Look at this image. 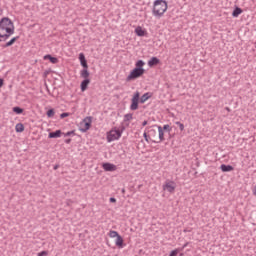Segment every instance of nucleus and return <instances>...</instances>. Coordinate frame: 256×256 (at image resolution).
I'll return each instance as SVG.
<instances>
[{
    "mask_svg": "<svg viewBox=\"0 0 256 256\" xmlns=\"http://www.w3.org/2000/svg\"><path fill=\"white\" fill-rule=\"evenodd\" d=\"M167 8V1L155 0L152 9V14L154 15V17H163V15H165V11H167Z\"/></svg>",
    "mask_w": 256,
    "mask_h": 256,
    "instance_id": "obj_2",
    "label": "nucleus"
},
{
    "mask_svg": "<svg viewBox=\"0 0 256 256\" xmlns=\"http://www.w3.org/2000/svg\"><path fill=\"white\" fill-rule=\"evenodd\" d=\"M220 169L223 173H229L233 171L235 168L232 165L222 164Z\"/></svg>",
    "mask_w": 256,
    "mask_h": 256,
    "instance_id": "obj_17",
    "label": "nucleus"
},
{
    "mask_svg": "<svg viewBox=\"0 0 256 256\" xmlns=\"http://www.w3.org/2000/svg\"><path fill=\"white\" fill-rule=\"evenodd\" d=\"M65 143H67V145H69V143H71V138L66 139Z\"/></svg>",
    "mask_w": 256,
    "mask_h": 256,
    "instance_id": "obj_38",
    "label": "nucleus"
},
{
    "mask_svg": "<svg viewBox=\"0 0 256 256\" xmlns=\"http://www.w3.org/2000/svg\"><path fill=\"white\" fill-rule=\"evenodd\" d=\"M123 131H125V126H122L121 129L114 128L110 131V135L108 136V141H117V139H121V135H123Z\"/></svg>",
    "mask_w": 256,
    "mask_h": 256,
    "instance_id": "obj_3",
    "label": "nucleus"
},
{
    "mask_svg": "<svg viewBox=\"0 0 256 256\" xmlns=\"http://www.w3.org/2000/svg\"><path fill=\"white\" fill-rule=\"evenodd\" d=\"M188 243L184 244L183 247L180 249V251H183V249H185V247H187Z\"/></svg>",
    "mask_w": 256,
    "mask_h": 256,
    "instance_id": "obj_40",
    "label": "nucleus"
},
{
    "mask_svg": "<svg viewBox=\"0 0 256 256\" xmlns=\"http://www.w3.org/2000/svg\"><path fill=\"white\" fill-rule=\"evenodd\" d=\"M227 109V111H230V109L229 108H226Z\"/></svg>",
    "mask_w": 256,
    "mask_h": 256,
    "instance_id": "obj_43",
    "label": "nucleus"
},
{
    "mask_svg": "<svg viewBox=\"0 0 256 256\" xmlns=\"http://www.w3.org/2000/svg\"><path fill=\"white\" fill-rule=\"evenodd\" d=\"M13 113H16V115H21V113H23V108L19 107V106H15L12 108Z\"/></svg>",
    "mask_w": 256,
    "mask_h": 256,
    "instance_id": "obj_24",
    "label": "nucleus"
},
{
    "mask_svg": "<svg viewBox=\"0 0 256 256\" xmlns=\"http://www.w3.org/2000/svg\"><path fill=\"white\" fill-rule=\"evenodd\" d=\"M80 64L83 67V69L80 72V76L81 77H89L90 73H89V64H87V59L86 60H82L80 62Z\"/></svg>",
    "mask_w": 256,
    "mask_h": 256,
    "instance_id": "obj_8",
    "label": "nucleus"
},
{
    "mask_svg": "<svg viewBox=\"0 0 256 256\" xmlns=\"http://www.w3.org/2000/svg\"><path fill=\"white\" fill-rule=\"evenodd\" d=\"M13 33H15V25L13 24V21L8 17L2 18L0 20V43L1 41H7Z\"/></svg>",
    "mask_w": 256,
    "mask_h": 256,
    "instance_id": "obj_1",
    "label": "nucleus"
},
{
    "mask_svg": "<svg viewBox=\"0 0 256 256\" xmlns=\"http://www.w3.org/2000/svg\"><path fill=\"white\" fill-rule=\"evenodd\" d=\"M162 131H166L168 134L171 133V126H169V124H165L163 127H162Z\"/></svg>",
    "mask_w": 256,
    "mask_h": 256,
    "instance_id": "obj_27",
    "label": "nucleus"
},
{
    "mask_svg": "<svg viewBox=\"0 0 256 256\" xmlns=\"http://www.w3.org/2000/svg\"><path fill=\"white\" fill-rule=\"evenodd\" d=\"M159 63H161V60H159V58H157V57H152V58L148 61V67H156V65H159Z\"/></svg>",
    "mask_w": 256,
    "mask_h": 256,
    "instance_id": "obj_16",
    "label": "nucleus"
},
{
    "mask_svg": "<svg viewBox=\"0 0 256 256\" xmlns=\"http://www.w3.org/2000/svg\"><path fill=\"white\" fill-rule=\"evenodd\" d=\"M102 167H103L104 171H110V172L117 171V166L115 164H111L109 162L103 163Z\"/></svg>",
    "mask_w": 256,
    "mask_h": 256,
    "instance_id": "obj_12",
    "label": "nucleus"
},
{
    "mask_svg": "<svg viewBox=\"0 0 256 256\" xmlns=\"http://www.w3.org/2000/svg\"><path fill=\"white\" fill-rule=\"evenodd\" d=\"M119 235V232L115 231V230H111L109 232V237H111L112 239H115V237L117 238Z\"/></svg>",
    "mask_w": 256,
    "mask_h": 256,
    "instance_id": "obj_26",
    "label": "nucleus"
},
{
    "mask_svg": "<svg viewBox=\"0 0 256 256\" xmlns=\"http://www.w3.org/2000/svg\"><path fill=\"white\" fill-rule=\"evenodd\" d=\"M131 119H133L132 113H128L124 115V121H131Z\"/></svg>",
    "mask_w": 256,
    "mask_h": 256,
    "instance_id": "obj_28",
    "label": "nucleus"
},
{
    "mask_svg": "<svg viewBox=\"0 0 256 256\" xmlns=\"http://www.w3.org/2000/svg\"><path fill=\"white\" fill-rule=\"evenodd\" d=\"M135 33L138 37H147V30L143 29L141 26L136 27Z\"/></svg>",
    "mask_w": 256,
    "mask_h": 256,
    "instance_id": "obj_13",
    "label": "nucleus"
},
{
    "mask_svg": "<svg viewBox=\"0 0 256 256\" xmlns=\"http://www.w3.org/2000/svg\"><path fill=\"white\" fill-rule=\"evenodd\" d=\"M65 117H69L68 112H63L62 114H60V119H65Z\"/></svg>",
    "mask_w": 256,
    "mask_h": 256,
    "instance_id": "obj_33",
    "label": "nucleus"
},
{
    "mask_svg": "<svg viewBox=\"0 0 256 256\" xmlns=\"http://www.w3.org/2000/svg\"><path fill=\"white\" fill-rule=\"evenodd\" d=\"M143 137L147 143H149V139L151 140V136H149V132H144Z\"/></svg>",
    "mask_w": 256,
    "mask_h": 256,
    "instance_id": "obj_29",
    "label": "nucleus"
},
{
    "mask_svg": "<svg viewBox=\"0 0 256 256\" xmlns=\"http://www.w3.org/2000/svg\"><path fill=\"white\" fill-rule=\"evenodd\" d=\"M243 13V9L239 8L238 6H235L233 12H232V17H238Z\"/></svg>",
    "mask_w": 256,
    "mask_h": 256,
    "instance_id": "obj_20",
    "label": "nucleus"
},
{
    "mask_svg": "<svg viewBox=\"0 0 256 256\" xmlns=\"http://www.w3.org/2000/svg\"><path fill=\"white\" fill-rule=\"evenodd\" d=\"M48 252L47 251H41L40 253H38L37 256H47Z\"/></svg>",
    "mask_w": 256,
    "mask_h": 256,
    "instance_id": "obj_35",
    "label": "nucleus"
},
{
    "mask_svg": "<svg viewBox=\"0 0 256 256\" xmlns=\"http://www.w3.org/2000/svg\"><path fill=\"white\" fill-rule=\"evenodd\" d=\"M115 245H116V247H118V249H123V247H125V243H124L123 237L121 235L117 236Z\"/></svg>",
    "mask_w": 256,
    "mask_h": 256,
    "instance_id": "obj_14",
    "label": "nucleus"
},
{
    "mask_svg": "<svg viewBox=\"0 0 256 256\" xmlns=\"http://www.w3.org/2000/svg\"><path fill=\"white\" fill-rule=\"evenodd\" d=\"M149 137L153 143H159V133L157 132V128L155 127H150L148 130Z\"/></svg>",
    "mask_w": 256,
    "mask_h": 256,
    "instance_id": "obj_7",
    "label": "nucleus"
},
{
    "mask_svg": "<svg viewBox=\"0 0 256 256\" xmlns=\"http://www.w3.org/2000/svg\"><path fill=\"white\" fill-rule=\"evenodd\" d=\"M110 203H117V199L114 198V197H111V198H110Z\"/></svg>",
    "mask_w": 256,
    "mask_h": 256,
    "instance_id": "obj_36",
    "label": "nucleus"
},
{
    "mask_svg": "<svg viewBox=\"0 0 256 256\" xmlns=\"http://www.w3.org/2000/svg\"><path fill=\"white\" fill-rule=\"evenodd\" d=\"M85 60H86L85 54L80 53V54H79V61L81 62V61H85Z\"/></svg>",
    "mask_w": 256,
    "mask_h": 256,
    "instance_id": "obj_34",
    "label": "nucleus"
},
{
    "mask_svg": "<svg viewBox=\"0 0 256 256\" xmlns=\"http://www.w3.org/2000/svg\"><path fill=\"white\" fill-rule=\"evenodd\" d=\"M3 85H4V80H3V78H0V89H1V87H3Z\"/></svg>",
    "mask_w": 256,
    "mask_h": 256,
    "instance_id": "obj_37",
    "label": "nucleus"
},
{
    "mask_svg": "<svg viewBox=\"0 0 256 256\" xmlns=\"http://www.w3.org/2000/svg\"><path fill=\"white\" fill-rule=\"evenodd\" d=\"M46 115L49 119L55 117V109L51 108L46 112Z\"/></svg>",
    "mask_w": 256,
    "mask_h": 256,
    "instance_id": "obj_25",
    "label": "nucleus"
},
{
    "mask_svg": "<svg viewBox=\"0 0 256 256\" xmlns=\"http://www.w3.org/2000/svg\"><path fill=\"white\" fill-rule=\"evenodd\" d=\"M143 75H145V70L134 68L127 76L126 81H135V79H139V77H143Z\"/></svg>",
    "mask_w": 256,
    "mask_h": 256,
    "instance_id": "obj_5",
    "label": "nucleus"
},
{
    "mask_svg": "<svg viewBox=\"0 0 256 256\" xmlns=\"http://www.w3.org/2000/svg\"><path fill=\"white\" fill-rule=\"evenodd\" d=\"M153 127H155V129H158L157 133H158V141H159V143H161V141H165V132L163 131V127L157 126V125H155Z\"/></svg>",
    "mask_w": 256,
    "mask_h": 256,
    "instance_id": "obj_10",
    "label": "nucleus"
},
{
    "mask_svg": "<svg viewBox=\"0 0 256 256\" xmlns=\"http://www.w3.org/2000/svg\"><path fill=\"white\" fill-rule=\"evenodd\" d=\"M179 255V249L172 250L169 254V256H177Z\"/></svg>",
    "mask_w": 256,
    "mask_h": 256,
    "instance_id": "obj_31",
    "label": "nucleus"
},
{
    "mask_svg": "<svg viewBox=\"0 0 256 256\" xmlns=\"http://www.w3.org/2000/svg\"><path fill=\"white\" fill-rule=\"evenodd\" d=\"M145 62L143 60H138L135 64V69H140V71H145Z\"/></svg>",
    "mask_w": 256,
    "mask_h": 256,
    "instance_id": "obj_19",
    "label": "nucleus"
},
{
    "mask_svg": "<svg viewBox=\"0 0 256 256\" xmlns=\"http://www.w3.org/2000/svg\"><path fill=\"white\" fill-rule=\"evenodd\" d=\"M175 188H176L175 182L173 181L166 182L163 185L164 191H168V193H175Z\"/></svg>",
    "mask_w": 256,
    "mask_h": 256,
    "instance_id": "obj_9",
    "label": "nucleus"
},
{
    "mask_svg": "<svg viewBox=\"0 0 256 256\" xmlns=\"http://www.w3.org/2000/svg\"><path fill=\"white\" fill-rule=\"evenodd\" d=\"M44 59L50 61V63H53L54 65H56V63H59V59L57 57H53L51 54L45 55Z\"/></svg>",
    "mask_w": 256,
    "mask_h": 256,
    "instance_id": "obj_18",
    "label": "nucleus"
},
{
    "mask_svg": "<svg viewBox=\"0 0 256 256\" xmlns=\"http://www.w3.org/2000/svg\"><path fill=\"white\" fill-rule=\"evenodd\" d=\"M84 79L80 84L81 91H87V88L89 87V83H91V79L89 77H82Z\"/></svg>",
    "mask_w": 256,
    "mask_h": 256,
    "instance_id": "obj_11",
    "label": "nucleus"
},
{
    "mask_svg": "<svg viewBox=\"0 0 256 256\" xmlns=\"http://www.w3.org/2000/svg\"><path fill=\"white\" fill-rule=\"evenodd\" d=\"M17 39H19V36L17 37H13L10 41H8L7 43H5L4 45H2V47L5 49L7 47H11V45H13L15 43V41H17Z\"/></svg>",
    "mask_w": 256,
    "mask_h": 256,
    "instance_id": "obj_21",
    "label": "nucleus"
},
{
    "mask_svg": "<svg viewBox=\"0 0 256 256\" xmlns=\"http://www.w3.org/2000/svg\"><path fill=\"white\" fill-rule=\"evenodd\" d=\"M91 123H93V117L87 116L80 123V131L82 133H87L91 129Z\"/></svg>",
    "mask_w": 256,
    "mask_h": 256,
    "instance_id": "obj_4",
    "label": "nucleus"
},
{
    "mask_svg": "<svg viewBox=\"0 0 256 256\" xmlns=\"http://www.w3.org/2000/svg\"><path fill=\"white\" fill-rule=\"evenodd\" d=\"M71 135H75V130L68 131L66 134H64V137H71Z\"/></svg>",
    "mask_w": 256,
    "mask_h": 256,
    "instance_id": "obj_32",
    "label": "nucleus"
},
{
    "mask_svg": "<svg viewBox=\"0 0 256 256\" xmlns=\"http://www.w3.org/2000/svg\"><path fill=\"white\" fill-rule=\"evenodd\" d=\"M176 125H178L180 131H185V125H183V123H181V122H176Z\"/></svg>",
    "mask_w": 256,
    "mask_h": 256,
    "instance_id": "obj_30",
    "label": "nucleus"
},
{
    "mask_svg": "<svg viewBox=\"0 0 256 256\" xmlns=\"http://www.w3.org/2000/svg\"><path fill=\"white\" fill-rule=\"evenodd\" d=\"M140 97H141V94L139 93V91H136L131 99V105H130L131 111H137V109H139Z\"/></svg>",
    "mask_w": 256,
    "mask_h": 256,
    "instance_id": "obj_6",
    "label": "nucleus"
},
{
    "mask_svg": "<svg viewBox=\"0 0 256 256\" xmlns=\"http://www.w3.org/2000/svg\"><path fill=\"white\" fill-rule=\"evenodd\" d=\"M16 133H23L25 131V126L23 125V123H18L16 124Z\"/></svg>",
    "mask_w": 256,
    "mask_h": 256,
    "instance_id": "obj_23",
    "label": "nucleus"
},
{
    "mask_svg": "<svg viewBox=\"0 0 256 256\" xmlns=\"http://www.w3.org/2000/svg\"><path fill=\"white\" fill-rule=\"evenodd\" d=\"M180 256H183V253H181Z\"/></svg>",
    "mask_w": 256,
    "mask_h": 256,
    "instance_id": "obj_44",
    "label": "nucleus"
},
{
    "mask_svg": "<svg viewBox=\"0 0 256 256\" xmlns=\"http://www.w3.org/2000/svg\"><path fill=\"white\" fill-rule=\"evenodd\" d=\"M0 207H1V203H0Z\"/></svg>",
    "mask_w": 256,
    "mask_h": 256,
    "instance_id": "obj_45",
    "label": "nucleus"
},
{
    "mask_svg": "<svg viewBox=\"0 0 256 256\" xmlns=\"http://www.w3.org/2000/svg\"><path fill=\"white\" fill-rule=\"evenodd\" d=\"M122 193L125 194V188L122 189Z\"/></svg>",
    "mask_w": 256,
    "mask_h": 256,
    "instance_id": "obj_42",
    "label": "nucleus"
},
{
    "mask_svg": "<svg viewBox=\"0 0 256 256\" xmlns=\"http://www.w3.org/2000/svg\"><path fill=\"white\" fill-rule=\"evenodd\" d=\"M148 99H151V94L149 92L140 97V103H145V101H148Z\"/></svg>",
    "mask_w": 256,
    "mask_h": 256,
    "instance_id": "obj_22",
    "label": "nucleus"
},
{
    "mask_svg": "<svg viewBox=\"0 0 256 256\" xmlns=\"http://www.w3.org/2000/svg\"><path fill=\"white\" fill-rule=\"evenodd\" d=\"M147 120H144L143 123H142V127H145L147 125Z\"/></svg>",
    "mask_w": 256,
    "mask_h": 256,
    "instance_id": "obj_39",
    "label": "nucleus"
},
{
    "mask_svg": "<svg viewBox=\"0 0 256 256\" xmlns=\"http://www.w3.org/2000/svg\"><path fill=\"white\" fill-rule=\"evenodd\" d=\"M57 169H59V165L54 166V171H57Z\"/></svg>",
    "mask_w": 256,
    "mask_h": 256,
    "instance_id": "obj_41",
    "label": "nucleus"
},
{
    "mask_svg": "<svg viewBox=\"0 0 256 256\" xmlns=\"http://www.w3.org/2000/svg\"><path fill=\"white\" fill-rule=\"evenodd\" d=\"M63 135V132L61 130H56L54 132H50L48 134L49 139H57Z\"/></svg>",
    "mask_w": 256,
    "mask_h": 256,
    "instance_id": "obj_15",
    "label": "nucleus"
}]
</instances>
